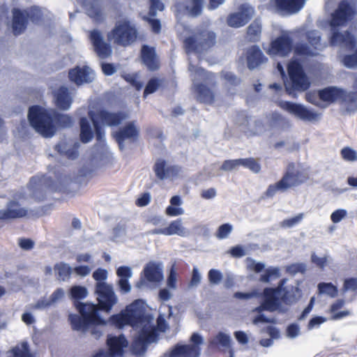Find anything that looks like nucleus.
Segmentation results:
<instances>
[{
	"label": "nucleus",
	"mask_w": 357,
	"mask_h": 357,
	"mask_svg": "<svg viewBox=\"0 0 357 357\" xmlns=\"http://www.w3.org/2000/svg\"><path fill=\"white\" fill-rule=\"evenodd\" d=\"M89 116L92 122L102 126L117 127L128 119L125 112H110L105 108H99L95 112H89Z\"/></svg>",
	"instance_id": "obj_8"
},
{
	"label": "nucleus",
	"mask_w": 357,
	"mask_h": 357,
	"mask_svg": "<svg viewBox=\"0 0 357 357\" xmlns=\"http://www.w3.org/2000/svg\"><path fill=\"white\" fill-rule=\"evenodd\" d=\"M109 354L112 357L123 354V349L128 346V341L123 335L109 336L107 339Z\"/></svg>",
	"instance_id": "obj_21"
},
{
	"label": "nucleus",
	"mask_w": 357,
	"mask_h": 357,
	"mask_svg": "<svg viewBox=\"0 0 357 357\" xmlns=\"http://www.w3.org/2000/svg\"><path fill=\"white\" fill-rule=\"evenodd\" d=\"M342 63L348 68H354L357 67V49L352 54H346L342 56Z\"/></svg>",
	"instance_id": "obj_51"
},
{
	"label": "nucleus",
	"mask_w": 357,
	"mask_h": 357,
	"mask_svg": "<svg viewBox=\"0 0 357 357\" xmlns=\"http://www.w3.org/2000/svg\"><path fill=\"white\" fill-rule=\"evenodd\" d=\"M6 210H0V220L20 218L27 215V210L20 207L17 202H10Z\"/></svg>",
	"instance_id": "obj_26"
},
{
	"label": "nucleus",
	"mask_w": 357,
	"mask_h": 357,
	"mask_svg": "<svg viewBox=\"0 0 357 357\" xmlns=\"http://www.w3.org/2000/svg\"><path fill=\"white\" fill-rule=\"evenodd\" d=\"M305 0H274V5L280 11L295 14L305 6Z\"/></svg>",
	"instance_id": "obj_25"
},
{
	"label": "nucleus",
	"mask_w": 357,
	"mask_h": 357,
	"mask_svg": "<svg viewBox=\"0 0 357 357\" xmlns=\"http://www.w3.org/2000/svg\"><path fill=\"white\" fill-rule=\"evenodd\" d=\"M152 233L153 234H164L166 236L174 234L182 236L185 233V229L182 225L181 219L179 218L172 221L167 227L154 229Z\"/></svg>",
	"instance_id": "obj_31"
},
{
	"label": "nucleus",
	"mask_w": 357,
	"mask_h": 357,
	"mask_svg": "<svg viewBox=\"0 0 357 357\" xmlns=\"http://www.w3.org/2000/svg\"><path fill=\"white\" fill-rule=\"evenodd\" d=\"M162 83V79L157 77L151 78L144 91V97L155 92Z\"/></svg>",
	"instance_id": "obj_45"
},
{
	"label": "nucleus",
	"mask_w": 357,
	"mask_h": 357,
	"mask_svg": "<svg viewBox=\"0 0 357 357\" xmlns=\"http://www.w3.org/2000/svg\"><path fill=\"white\" fill-rule=\"evenodd\" d=\"M347 214V211L344 209L335 210L331 215V220L333 223H337L344 218Z\"/></svg>",
	"instance_id": "obj_64"
},
{
	"label": "nucleus",
	"mask_w": 357,
	"mask_h": 357,
	"mask_svg": "<svg viewBox=\"0 0 357 357\" xmlns=\"http://www.w3.org/2000/svg\"><path fill=\"white\" fill-rule=\"evenodd\" d=\"M155 176L159 180H165L170 177L178 176L180 167L176 165L167 166V162L164 159H158L153 167Z\"/></svg>",
	"instance_id": "obj_19"
},
{
	"label": "nucleus",
	"mask_w": 357,
	"mask_h": 357,
	"mask_svg": "<svg viewBox=\"0 0 357 357\" xmlns=\"http://www.w3.org/2000/svg\"><path fill=\"white\" fill-rule=\"evenodd\" d=\"M149 10L148 13L149 16L155 17L157 15V11H162L165 9V5L161 0H150L149 1Z\"/></svg>",
	"instance_id": "obj_49"
},
{
	"label": "nucleus",
	"mask_w": 357,
	"mask_h": 357,
	"mask_svg": "<svg viewBox=\"0 0 357 357\" xmlns=\"http://www.w3.org/2000/svg\"><path fill=\"white\" fill-rule=\"evenodd\" d=\"M177 273L173 265L170 269L169 274L167 277V284L169 288L175 289L176 287Z\"/></svg>",
	"instance_id": "obj_60"
},
{
	"label": "nucleus",
	"mask_w": 357,
	"mask_h": 357,
	"mask_svg": "<svg viewBox=\"0 0 357 357\" xmlns=\"http://www.w3.org/2000/svg\"><path fill=\"white\" fill-rule=\"evenodd\" d=\"M122 77L136 90L139 91L142 89V83L138 80L136 74H124L122 75Z\"/></svg>",
	"instance_id": "obj_54"
},
{
	"label": "nucleus",
	"mask_w": 357,
	"mask_h": 357,
	"mask_svg": "<svg viewBox=\"0 0 357 357\" xmlns=\"http://www.w3.org/2000/svg\"><path fill=\"white\" fill-rule=\"evenodd\" d=\"M139 337L148 344L156 342L158 338V330L155 326H144L139 332Z\"/></svg>",
	"instance_id": "obj_39"
},
{
	"label": "nucleus",
	"mask_w": 357,
	"mask_h": 357,
	"mask_svg": "<svg viewBox=\"0 0 357 357\" xmlns=\"http://www.w3.org/2000/svg\"><path fill=\"white\" fill-rule=\"evenodd\" d=\"M287 71L289 82L285 84V89L288 94L294 91H305L310 88V82L298 61H291L287 66Z\"/></svg>",
	"instance_id": "obj_6"
},
{
	"label": "nucleus",
	"mask_w": 357,
	"mask_h": 357,
	"mask_svg": "<svg viewBox=\"0 0 357 357\" xmlns=\"http://www.w3.org/2000/svg\"><path fill=\"white\" fill-rule=\"evenodd\" d=\"M149 344L140 337H137L132 344V351L136 355L144 354L148 347Z\"/></svg>",
	"instance_id": "obj_44"
},
{
	"label": "nucleus",
	"mask_w": 357,
	"mask_h": 357,
	"mask_svg": "<svg viewBox=\"0 0 357 357\" xmlns=\"http://www.w3.org/2000/svg\"><path fill=\"white\" fill-rule=\"evenodd\" d=\"M54 269L58 280L62 281L68 280L73 273V268L64 262L56 264L54 266Z\"/></svg>",
	"instance_id": "obj_37"
},
{
	"label": "nucleus",
	"mask_w": 357,
	"mask_h": 357,
	"mask_svg": "<svg viewBox=\"0 0 357 357\" xmlns=\"http://www.w3.org/2000/svg\"><path fill=\"white\" fill-rule=\"evenodd\" d=\"M231 230L232 227L231 225L228 223L223 224L219 227L216 236L220 239L225 238L231 233Z\"/></svg>",
	"instance_id": "obj_58"
},
{
	"label": "nucleus",
	"mask_w": 357,
	"mask_h": 357,
	"mask_svg": "<svg viewBox=\"0 0 357 357\" xmlns=\"http://www.w3.org/2000/svg\"><path fill=\"white\" fill-rule=\"evenodd\" d=\"M345 304V301L344 299H337L335 302H334L330 307V312L331 313V319L333 320H339L345 317H347L350 314L349 311L344 310L339 312L337 311L343 307Z\"/></svg>",
	"instance_id": "obj_35"
},
{
	"label": "nucleus",
	"mask_w": 357,
	"mask_h": 357,
	"mask_svg": "<svg viewBox=\"0 0 357 357\" xmlns=\"http://www.w3.org/2000/svg\"><path fill=\"white\" fill-rule=\"evenodd\" d=\"M342 158L347 161H356L357 160V153L356 151L350 147H344L341 150Z\"/></svg>",
	"instance_id": "obj_57"
},
{
	"label": "nucleus",
	"mask_w": 357,
	"mask_h": 357,
	"mask_svg": "<svg viewBox=\"0 0 357 357\" xmlns=\"http://www.w3.org/2000/svg\"><path fill=\"white\" fill-rule=\"evenodd\" d=\"M284 280H282L276 287H266L261 296L263 301L274 312L280 307L279 294L282 291Z\"/></svg>",
	"instance_id": "obj_17"
},
{
	"label": "nucleus",
	"mask_w": 357,
	"mask_h": 357,
	"mask_svg": "<svg viewBox=\"0 0 357 357\" xmlns=\"http://www.w3.org/2000/svg\"><path fill=\"white\" fill-rule=\"evenodd\" d=\"M311 261L317 267L321 269H324L327 265V257H319L315 253H312L311 255Z\"/></svg>",
	"instance_id": "obj_63"
},
{
	"label": "nucleus",
	"mask_w": 357,
	"mask_h": 357,
	"mask_svg": "<svg viewBox=\"0 0 357 357\" xmlns=\"http://www.w3.org/2000/svg\"><path fill=\"white\" fill-rule=\"evenodd\" d=\"M241 165L249 169L255 173H258L261 170L260 164L253 158L242 159Z\"/></svg>",
	"instance_id": "obj_52"
},
{
	"label": "nucleus",
	"mask_w": 357,
	"mask_h": 357,
	"mask_svg": "<svg viewBox=\"0 0 357 357\" xmlns=\"http://www.w3.org/2000/svg\"><path fill=\"white\" fill-rule=\"evenodd\" d=\"M309 179V175L296 169L295 164H288L282 178L273 184L268 185L264 195L266 197H273L278 192H284L289 189L298 186Z\"/></svg>",
	"instance_id": "obj_2"
},
{
	"label": "nucleus",
	"mask_w": 357,
	"mask_h": 357,
	"mask_svg": "<svg viewBox=\"0 0 357 357\" xmlns=\"http://www.w3.org/2000/svg\"><path fill=\"white\" fill-rule=\"evenodd\" d=\"M342 101L347 105V109L348 111L354 112L357 110V91L346 93L344 91V96Z\"/></svg>",
	"instance_id": "obj_43"
},
{
	"label": "nucleus",
	"mask_w": 357,
	"mask_h": 357,
	"mask_svg": "<svg viewBox=\"0 0 357 357\" xmlns=\"http://www.w3.org/2000/svg\"><path fill=\"white\" fill-rule=\"evenodd\" d=\"M10 353L12 357H33L29 350L27 342H24L21 344V347L15 346L11 349Z\"/></svg>",
	"instance_id": "obj_42"
},
{
	"label": "nucleus",
	"mask_w": 357,
	"mask_h": 357,
	"mask_svg": "<svg viewBox=\"0 0 357 357\" xmlns=\"http://www.w3.org/2000/svg\"><path fill=\"white\" fill-rule=\"evenodd\" d=\"M29 188L31 191L32 197L38 202L45 199L47 191L56 190L53 178L45 174L32 176L29 183Z\"/></svg>",
	"instance_id": "obj_7"
},
{
	"label": "nucleus",
	"mask_w": 357,
	"mask_h": 357,
	"mask_svg": "<svg viewBox=\"0 0 357 357\" xmlns=\"http://www.w3.org/2000/svg\"><path fill=\"white\" fill-rule=\"evenodd\" d=\"M143 273L144 279L149 282H159L163 278L162 268L155 262L148 263L143 270Z\"/></svg>",
	"instance_id": "obj_27"
},
{
	"label": "nucleus",
	"mask_w": 357,
	"mask_h": 357,
	"mask_svg": "<svg viewBox=\"0 0 357 357\" xmlns=\"http://www.w3.org/2000/svg\"><path fill=\"white\" fill-rule=\"evenodd\" d=\"M261 33V22L259 19H256L248 27L247 38L250 42H257L260 38Z\"/></svg>",
	"instance_id": "obj_36"
},
{
	"label": "nucleus",
	"mask_w": 357,
	"mask_h": 357,
	"mask_svg": "<svg viewBox=\"0 0 357 357\" xmlns=\"http://www.w3.org/2000/svg\"><path fill=\"white\" fill-rule=\"evenodd\" d=\"M253 14V8L246 4H242L239 7L238 12L233 13L228 15L227 23L231 27H241L251 20Z\"/></svg>",
	"instance_id": "obj_13"
},
{
	"label": "nucleus",
	"mask_w": 357,
	"mask_h": 357,
	"mask_svg": "<svg viewBox=\"0 0 357 357\" xmlns=\"http://www.w3.org/2000/svg\"><path fill=\"white\" fill-rule=\"evenodd\" d=\"M355 10L347 0L339 2L337 8L331 14L330 25L332 28L346 26L354 15Z\"/></svg>",
	"instance_id": "obj_11"
},
{
	"label": "nucleus",
	"mask_w": 357,
	"mask_h": 357,
	"mask_svg": "<svg viewBox=\"0 0 357 357\" xmlns=\"http://www.w3.org/2000/svg\"><path fill=\"white\" fill-rule=\"evenodd\" d=\"M112 137L121 151L125 149V142L136 143L139 137V128L135 121H129L118 130L113 132Z\"/></svg>",
	"instance_id": "obj_10"
},
{
	"label": "nucleus",
	"mask_w": 357,
	"mask_h": 357,
	"mask_svg": "<svg viewBox=\"0 0 357 357\" xmlns=\"http://www.w3.org/2000/svg\"><path fill=\"white\" fill-rule=\"evenodd\" d=\"M89 38L93 50L100 59H107L112 54L111 45L105 41L100 31L93 29L89 31Z\"/></svg>",
	"instance_id": "obj_12"
},
{
	"label": "nucleus",
	"mask_w": 357,
	"mask_h": 357,
	"mask_svg": "<svg viewBox=\"0 0 357 357\" xmlns=\"http://www.w3.org/2000/svg\"><path fill=\"white\" fill-rule=\"evenodd\" d=\"M68 78L70 82H74L77 86L84 83H89L92 81L90 77V70L88 66H76L68 71Z\"/></svg>",
	"instance_id": "obj_22"
},
{
	"label": "nucleus",
	"mask_w": 357,
	"mask_h": 357,
	"mask_svg": "<svg viewBox=\"0 0 357 357\" xmlns=\"http://www.w3.org/2000/svg\"><path fill=\"white\" fill-rule=\"evenodd\" d=\"M192 6L186 7L188 14L192 17H197L201 15L203 8V0H191Z\"/></svg>",
	"instance_id": "obj_48"
},
{
	"label": "nucleus",
	"mask_w": 357,
	"mask_h": 357,
	"mask_svg": "<svg viewBox=\"0 0 357 357\" xmlns=\"http://www.w3.org/2000/svg\"><path fill=\"white\" fill-rule=\"evenodd\" d=\"M12 28L15 36L22 34L26 29L28 25V16L26 10L15 8L12 10Z\"/></svg>",
	"instance_id": "obj_20"
},
{
	"label": "nucleus",
	"mask_w": 357,
	"mask_h": 357,
	"mask_svg": "<svg viewBox=\"0 0 357 357\" xmlns=\"http://www.w3.org/2000/svg\"><path fill=\"white\" fill-rule=\"evenodd\" d=\"M80 133L79 139L86 144L91 142L93 137V132L91 126L86 117H81L79 119Z\"/></svg>",
	"instance_id": "obj_33"
},
{
	"label": "nucleus",
	"mask_w": 357,
	"mask_h": 357,
	"mask_svg": "<svg viewBox=\"0 0 357 357\" xmlns=\"http://www.w3.org/2000/svg\"><path fill=\"white\" fill-rule=\"evenodd\" d=\"M209 344L211 347L221 345L222 347L230 349L229 357H234V351L231 349V338L229 335L222 332H219L215 337L210 341Z\"/></svg>",
	"instance_id": "obj_34"
},
{
	"label": "nucleus",
	"mask_w": 357,
	"mask_h": 357,
	"mask_svg": "<svg viewBox=\"0 0 357 357\" xmlns=\"http://www.w3.org/2000/svg\"><path fill=\"white\" fill-rule=\"evenodd\" d=\"M292 46L293 41L289 36H280L271 43L268 53L285 56L290 53Z\"/></svg>",
	"instance_id": "obj_16"
},
{
	"label": "nucleus",
	"mask_w": 357,
	"mask_h": 357,
	"mask_svg": "<svg viewBox=\"0 0 357 357\" xmlns=\"http://www.w3.org/2000/svg\"><path fill=\"white\" fill-rule=\"evenodd\" d=\"M319 294H325L331 298H335L338 294L337 287L331 282H320L318 284Z\"/></svg>",
	"instance_id": "obj_41"
},
{
	"label": "nucleus",
	"mask_w": 357,
	"mask_h": 357,
	"mask_svg": "<svg viewBox=\"0 0 357 357\" xmlns=\"http://www.w3.org/2000/svg\"><path fill=\"white\" fill-rule=\"evenodd\" d=\"M144 20L146 21L151 26L153 33L158 34L161 31L162 26L160 20L154 19L150 16L144 17Z\"/></svg>",
	"instance_id": "obj_56"
},
{
	"label": "nucleus",
	"mask_w": 357,
	"mask_h": 357,
	"mask_svg": "<svg viewBox=\"0 0 357 357\" xmlns=\"http://www.w3.org/2000/svg\"><path fill=\"white\" fill-rule=\"evenodd\" d=\"M279 274V270L277 268H267L264 273L260 276V280L264 282H268L271 278L273 276H277Z\"/></svg>",
	"instance_id": "obj_59"
},
{
	"label": "nucleus",
	"mask_w": 357,
	"mask_h": 357,
	"mask_svg": "<svg viewBox=\"0 0 357 357\" xmlns=\"http://www.w3.org/2000/svg\"><path fill=\"white\" fill-rule=\"evenodd\" d=\"M280 106L289 113L294 114L300 119L305 121H313L318 119V114L308 109L302 105L289 101H284L280 103Z\"/></svg>",
	"instance_id": "obj_14"
},
{
	"label": "nucleus",
	"mask_w": 357,
	"mask_h": 357,
	"mask_svg": "<svg viewBox=\"0 0 357 357\" xmlns=\"http://www.w3.org/2000/svg\"><path fill=\"white\" fill-rule=\"evenodd\" d=\"M111 322L116 327L121 328L126 325H129L126 312L114 314L111 317Z\"/></svg>",
	"instance_id": "obj_47"
},
{
	"label": "nucleus",
	"mask_w": 357,
	"mask_h": 357,
	"mask_svg": "<svg viewBox=\"0 0 357 357\" xmlns=\"http://www.w3.org/2000/svg\"><path fill=\"white\" fill-rule=\"evenodd\" d=\"M197 100L202 103L213 105L215 102V93L207 85L200 83L195 86Z\"/></svg>",
	"instance_id": "obj_30"
},
{
	"label": "nucleus",
	"mask_w": 357,
	"mask_h": 357,
	"mask_svg": "<svg viewBox=\"0 0 357 357\" xmlns=\"http://www.w3.org/2000/svg\"><path fill=\"white\" fill-rule=\"evenodd\" d=\"M242 165V158L235 160H226L220 167L223 171H231Z\"/></svg>",
	"instance_id": "obj_55"
},
{
	"label": "nucleus",
	"mask_w": 357,
	"mask_h": 357,
	"mask_svg": "<svg viewBox=\"0 0 357 357\" xmlns=\"http://www.w3.org/2000/svg\"><path fill=\"white\" fill-rule=\"evenodd\" d=\"M343 294L347 291L357 292V278H348L344 280L341 289Z\"/></svg>",
	"instance_id": "obj_50"
},
{
	"label": "nucleus",
	"mask_w": 357,
	"mask_h": 357,
	"mask_svg": "<svg viewBox=\"0 0 357 357\" xmlns=\"http://www.w3.org/2000/svg\"><path fill=\"white\" fill-rule=\"evenodd\" d=\"M116 275L119 279H129L132 276L131 268L127 266H121L117 268Z\"/></svg>",
	"instance_id": "obj_62"
},
{
	"label": "nucleus",
	"mask_w": 357,
	"mask_h": 357,
	"mask_svg": "<svg viewBox=\"0 0 357 357\" xmlns=\"http://www.w3.org/2000/svg\"><path fill=\"white\" fill-rule=\"evenodd\" d=\"M77 308L81 317L77 314L70 316L73 330L79 331L84 329L90 325H100L104 323L98 314L96 305L78 303Z\"/></svg>",
	"instance_id": "obj_4"
},
{
	"label": "nucleus",
	"mask_w": 357,
	"mask_h": 357,
	"mask_svg": "<svg viewBox=\"0 0 357 357\" xmlns=\"http://www.w3.org/2000/svg\"><path fill=\"white\" fill-rule=\"evenodd\" d=\"M28 20L29 19L33 24H39L42 22L43 15L42 10L38 7H32L27 13Z\"/></svg>",
	"instance_id": "obj_53"
},
{
	"label": "nucleus",
	"mask_w": 357,
	"mask_h": 357,
	"mask_svg": "<svg viewBox=\"0 0 357 357\" xmlns=\"http://www.w3.org/2000/svg\"><path fill=\"white\" fill-rule=\"evenodd\" d=\"M344 96V90L335 86H328L319 90V98L324 102H334Z\"/></svg>",
	"instance_id": "obj_29"
},
{
	"label": "nucleus",
	"mask_w": 357,
	"mask_h": 357,
	"mask_svg": "<svg viewBox=\"0 0 357 357\" xmlns=\"http://www.w3.org/2000/svg\"><path fill=\"white\" fill-rule=\"evenodd\" d=\"M208 277L211 284H218L222 279V273L216 269H211L208 271Z\"/></svg>",
	"instance_id": "obj_61"
},
{
	"label": "nucleus",
	"mask_w": 357,
	"mask_h": 357,
	"mask_svg": "<svg viewBox=\"0 0 357 357\" xmlns=\"http://www.w3.org/2000/svg\"><path fill=\"white\" fill-rule=\"evenodd\" d=\"M201 348L186 344L177 343L163 354V357H199Z\"/></svg>",
	"instance_id": "obj_18"
},
{
	"label": "nucleus",
	"mask_w": 357,
	"mask_h": 357,
	"mask_svg": "<svg viewBox=\"0 0 357 357\" xmlns=\"http://www.w3.org/2000/svg\"><path fill=\"white\" fill-rule=\"evenodd\" d=\"M330 43L332 45H344L350 50H353L356 45V39L350 32L345 31L342 33L337 31L333 32Z\"/></svg>",
	"instance_id": "obj_24"
},
{
	"label": "nucleus",
	"mask_w": 357,
	"mask_h": 357,
	"mask_svg": "<svg viewBox=\"0 0 357 357\" xmlns=\"http://www.w3.org/2000/svg\"><path fill=\"white\" fill-rule=\"evenodd\" d=\"M294 53L297 56H314L317 53L309 45L298 43L294 46Z\"/></svg>",
	"instance_id": "obj_40"
},
{
	"label": "nucleus",
	"mask_w": 357,
	"mask_h": 357,
	"mask_svg": "<svg viewBox=\"0 0 357 357\" xmlns=\"http://www.w3.org/2000/svg\"><path fill=\"white\" fill-rule=\"evenodd\" d=\"M70 294L71 298L75 301L82 300L86 297L87 289L84 287L75 285L70 288Z\"/></svg>",
	"instance_id": "obj_46"
},
{
	"label": "nucleus",
	"mask_w": 357,
	"mask_h": 357,
	"mask_svg": "<svg viewBox=\"0 0 357 357\" xmlns=\"http://www.w3.org/2000/svg\"><path fill=\"white\" fill-rule=\"evenodd\" d=\"M141 57L149 70L154 71L159 68L160 64L154 47L144 45L141 50Z\"/></svg>",
	"instance_id": "obj_23"
},
{
	"label": "nucleus",
	"mask_w": 357,
	"mask_h": 357,
	"mask_svg": "<svg viewBox=\"0 0 357 357\" xmlns=\"http://www.w3.org/2000/svg\"><path fill=\"white\" fill-rule=\"evenodd\" d=\"M28 119L30 125L43 137L49 138L54 135L56 126L61 128L70 127L73 124L72 118L61 114L54 109H47L40 105L29 107Z\"/></svg>",
	"instance_id": "obj_1"
},
{
	"label": "nucleus",
	"mask_w": 357,
	"mask_h": 357,
	"mask_svg": "<svg viewBox=\"0 0 357 357\" xmlns=\"http://www.w3.org/2000/svg\"><path fill=\"white\" fill-rule=\"evenodd\" d=\"M138 31L128 20L117 22L113 29L107 33L108 41L123 47L132 45L137 39Z\"/></svg>",
	"instance_id": "obj_3"
},
{
	"label": "nucleus",
	"mask_w": 357,
	"mask_h": 357,
	"mask_svg": "<svg viewBox=\"0 0 357 357\" xmlns=\"http://www.w3.org/2000/svg\"><path fill=\"white\" fill-rule=\"evenodd\" d=\"M129 325L131 326H137L144 321V314L142 310L138 309L133 305L128 307L126 310Z\"/></svg>",
	"instance_id": "obj_32"
},
{
	"label": "nucleus",
	"mask_w": 357,
	"mask_h": 357,
	"mask_svg": "<svg viewBox=\"0 0 357 357\" xmlns=\"http://www.w3.org/2000/svg\"><path fill=\"white\" fill-rule=\"evenodd\" d=\"M52 96L54 106L62 111L68 110L73 102V96L66 86H60L52 90Z\"/></svg>",
	"instance_id": "obj_15"
},
{
	"label": "nucleus",
	"mask_w": 357,
	"mask_h": 357,
	"mask_svg": "<svg viewBox=\"0 0 357 357\" xmlns=\"http://www.w3.org/2000/svg\"><path fill=\"white\" fill-rule=\"evenodd\" d=\"M95 293L97 295L98 310L109 312L117 303L118 298L114 291L112 285L107 282H96Z\"/></svg>",
	"instance_id": "obj_9"
},
{
	"label": "nucleus",
	"mask_w": 357,
	"mask_h": 357,
	"mask_svg": "<svg viewBox=\"0 0 357 357\" xmlns=\"http://www.w3.org/2000/svg\"><path fill=\"white\" fill-rule=\"evenodd\" d=\"M305 38L308 43L309 45L313 48L317 52V50H321V36L317 30H309L305 33Z\"/></svg>",
	"instance_id": "obj_38"
},
{
	"label": "nucleus",
	"mask_w": 357,
	"mask_h": 357,
	"mask_svg": "<svg viewBox=\"0 0 357 357\" xmlns=\"http://www.w3.org/2000/svg\"><path fill=\"white\" fill-rule=\"evenodd\" d=\"M215 43V33L213 31L202 29L194 35L185 38L183 46L187 54H199L211 49Z\"/></svg>",
	"instance_id": "obj_5"
},
{
	"label": "nucleus",
	"mask_w": 357,
	"mask_h": 357,
	"mask_svg": "<svg viewBox=\"0 0 357 357\" xmlns=\"http://www.w3.org/2000/svg\"><path fill=\"white\" fill-rule=\"evenodd\" d=\"M267 61L260 48L252 45L247 51V63L249 69L252 70Z\"/></svg>",
	"instance_id": "obj_28"
}]
</instances>
